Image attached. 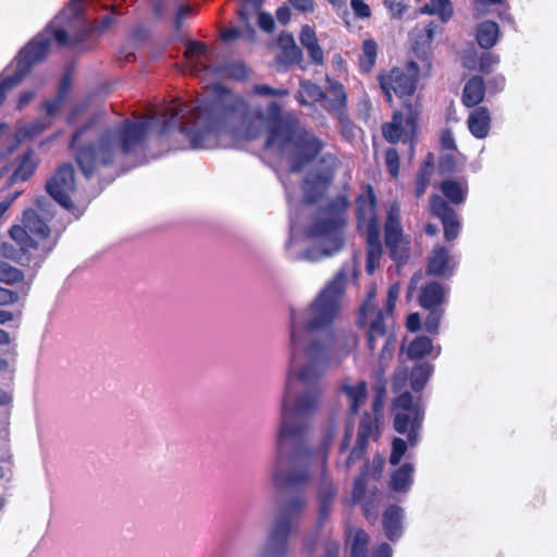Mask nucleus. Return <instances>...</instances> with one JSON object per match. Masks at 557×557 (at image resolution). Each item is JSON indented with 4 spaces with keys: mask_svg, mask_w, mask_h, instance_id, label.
Here are the masks:
<instances>
[{
    "mask_svg": "<svg viewBox=\"0 0 557 557\" xmlns=\"http://www.w3.org/2000/svg\"><path fill=\"white\" fill-rule=\"evenodd\" d=\"M252 92L270 96L267 103L249 107L247 101L228 91L212 99L182 102L168 108L158 117L159 134L178 131L194 150L213 149L220 138L262 140L260 160L278 173V90L268 85H255Z\"/></svg>",
    "mask_w": 557,
    "mask_h": 557,
    "instance_id": "f257e3e1",
    "label": "nucleus"
},
{
    "mask_svg": "<svg viewBox=\"0 0 557 557\" xmlns=\"http://www.w3.org/2000/svg\"><path fill=\"white\" fill-rule=\"evenodd\" d=\"M354 264L344 265L335 276L319 293L313 302L305 312L292 313V345L293 366L297 362V350L304 349L306 364L299 372V380L312 388L301 393L295 400L290 410L294 422L292 430L281 423V441L287 434L299 435L307 421L317 412L320 405L321 389L315 385L331 363L330 349L334 343L332 322L339 310L347 269Z\"/></svg>",
    "mask_w": 557,
    "mask_h": 557,
    "instance_id": "f03ea898",
    "label": "nucleus"
},
{
    "mask_svg": "<svg viewBox=\"0 0 557 557\" xmlns=\"http://www.w3.org/2000/svg\"><path fill=\"white\" fill-rule=\"evenodd\" d=\"M150 126L151 119L148 116L136 121L124 120L109 126H101L98 117L91 116L73 134L70 148L83 174L90 177L100 169L135 152L144 143Z\"/></svg>",
    "mask_w": 557,
    "mask_h": 557,
    "instance_id": "7ed1b4c3",
    "label": "nucleus"
},
{
    "mask_svg": "<svg viewBox=\"0 0 557 557\" xmlns=\"http://www.w3.org/2000/svg\"><path fill=\"white\" fill-rule=\"evenodd\" d=\"M348 202L344 196H337L319 209L312 218L306 236L315 245L306 251V258L318 261L338 252L344 245L343 227Z\"/></svg>",
    "mask_w": 557,
    "mask_h": 557,
    "instance_id": "20e7f679",
    "label": "nucleus"
},
{
    "mask_svg": "<svg viewBox=\"0 0 557 557\" xmlns=\"http://www.w3.org/2000/svg\"><path fill=\"white\" fill-rule=\"evenodd\" d=\"M309 461L307 451L298 453L290 459L285 473L281 474V553L284 537L296 529L306 506Z\"/></svg>",
    "mask_w": 557,
    "mask_h": 557,
    "instance_id": "39448f33",
    "label": "nucleus"
},
{
    "mask_svg": "<svg viewBox=\"0 0 557 557\" xmlns=\"http://www.w3.org/2000/svg\"><path fill=\"white\" fill-rule=\"evenodd\" d=\"M51 201L41 196L35 201V208L26 209L23 212L22 225H13L10 237L24 251L32 252L34 258L44 261L55 245V240L47 242L50 235L49 222L54 215Z\"/></svg>",
    "mask_w": 557,
    "mask_h": 557,
    "instance_id": "423d86ee",
    "label": "nucleus"
},
{
    "mask_svg": "<svg viewBox=\"0 0 557 557\" xmlns=\"http://www.w3.org/2000/svg\"><path fill=\"white\" fill-rule=\"evenodd\" d=\"M394 429L406 435V441L395 437L392 443L389 463L400 462L408 448H413L420 442V433L424 420V405L421 397L413 398L409 392H404L393 403Z\"/></svg>",
    "mask_w": 557,
    "mask_h": 557,
    "instance_id": "0eeeda50",
    "label": "nucleus"
},
{
    "mask_svg": "<svg viewBox=\"0 0 557 557\" xmlns=\"http://www.w3.org/2000/svg\"><path fill=\"white\" fill-rule=\"evenodd\" d=\"M281 151L286 144L294 148L292 170L300 171L310 163L323 149V141L311 131L300 125L290 114H281Z\"/></svg>",
    "mask_w": 557,
    "mask_h": 557,
    "instance_id": "6e6552de",
    "label": "nucleus"
},
{
    "mask_svg": "<svg viewBox=\"0 0 557 557\" xmlns=\"http://www.w3.org/2000/svg\"><path fill=\"white\" fill-rule=\"evenodd\" d=\"M359 231L366 236L368 244L366 270L372 274L379 267L382 256L380 223L376 215V200L372 188L360 195L356 200Z\"/></svg>",
    "mask_w": 557,
    "mask_h": 557,
    "instance_id": "1a4fd4ad",
    "label": "nucleus"
},
{
    "mask_svg": "<svg viewBox=\"0 0 557 557\" xmlns=\"http://www.w3.org/2000/svg\"><path fill=\"white\" fill-rule=\"evenodd\" d=\"M400 286L395 283L389 286L387 292L386 306L384 310L377 312L371 319V325L368 329V347L371 351L381 344V361L392 356L394 349V337L388 334L387 326L393 321V310L398 298Z\"/></svg>",
    "mask_w": 557,
    "mask_h": 557,
    "instance_id": "9d476101",
    "label": "nucleus"
},
{
    "mask_svg": "<svg viewBox=\"0 0 557 557\" xmlns=\"http://www.w3.org/2000/svg\"><path fill=\"white\" fill-rule=\"evenodd\" d=\"M48 39L49 38L45 35L36 36L20 51L16 57V67L14 73L0 75V104L5 99L7 92L18 85L30 67L47 55Z\"/></svg>",
    "mask_w": 557,
    "mask_h": 557,
    "instance_id": "9b49d317",
    "label": "nucleus"
},
{
    "mask_svg": "<svg viewBox=\"0 0 557 557\" xmlns=\"http://www.w3.org/2000/svg\"><path fill=\"white\" fill-rule=\"evenodd\" d=\"M419 72V65L409 61L405 67H394L389 73L381 74L379 82L387 101H392V92L399 98L411 96L416 90Z\"/></svg>",
    "mask_w": 557,
    "mask_h": 557,
    "instance_id": "f8f14e48",
    "label": "nucleus"
},
{
    "mask_svg": "<svg viewBox=\"0 0 557 557\" xmlns=\"http://www.w3.org/2000/svg\"><path fill=\"white\" fill-rule=\"evenodd\" d=\"M46 190L49 196L61 207L78 219L84 210L76 208L71 197L75 191L74 169L71 164H62L55 173L47 181Z\"/></svg>",
    "mask_w": 557,
    "mask_h": 557,
    "instance_id": "ddd939ff",
    "label": "nucleus"
},
{
    "mask_svg": "<svg viewBox=\"0 0 557 557\" xmlns=\"http://www.w3.org/2000/svg\"><path fill=\"white\" fill-rule=\"evenodd\" d=\"M406 116L403 112H395L392 122L382 127L384 138L389 143L401 140L405 144L412 143L417 127L419 110L416 104L405 102Z\"/></svg>",
    "mask_w": 557,
    "mask_h": 557,
    "instance_id": "4468645a",
    "label": "nucleus"
},
{
    "mask_svg": "<svg viewBox=\"0 0 557 557\" xmlns=\"http://www.w3.org/2000/svg\"><path fill=\"white\" fill-rule=\"evenodd\" d=\"M385 245L389 249L393 260L403 262L408 258L407 243L403 236L400 224V208L397 203L391 205L385 222Z\"/></svg>",
    "mask_w": 557,
    "mask_h": 557,
    "instance_id": "2eb2a0df",
    "label": "nucleus"
},
{
    "mask_svg": "<svg viewBox=\"0 0 557 557\" xmlns=\"http://www.w3.org/2000/svg\"><path fill=\"white\" fill-rule=\"evenodd\" d=\"M430 210L433 215L442 221L445 239L447 242L456 239L461 228L458 213L438 195L431 197Z\"/></svg>",
    "mask_w": 557,
    "mask_h": 557,
    "instance_id": "dca6fc26",
    "label": "nucleus"
},
{
    "mask_svg": "<svg viewBox=\"0 0 557 557\" xmlns=\"http://www.w3.org/2000/svg\"><path fill=\"white\" fill-rule=\"evenodd\" d=\"M267 534L255 557H278V512L273 509L262 517Z\"/></svg>",
    "mask_w": 557,
    "mask_h": 557,
    "instance_id": "f3484780",
    "label": "nucleus"
},
{
    "mask_svg": "<svg viewBox=\"0 0 557 557\" xmlns=\"http://www.w3.org/2000/svg\"><path fill=\"white\" fill-rule=\"evenodd\" d=\"M458 261L443 246H435L429 258L428 272L432 275L449 277L453 275Z\"/></svg>",
    "mask_w": 557,
    "mask_h": 557,
    "instance_id": "a211bd4d",
    "label": "nucleus"
},
{
    "mask_svg": "<svg viewBox=\"0 0 557 557\" xmlns=\"http://www.w3.org/2000/svg\"><path fill=\"white\" fill-rule=\"evenodd\" d=\"M405 511L398 505H391L383 513V530L386 537L395 542L399 540L404 533Z\"/></svg>",
    "mask_w": 557,
    "mask_h": 557,
    "instance_id": "6ab92c4d",
    "label": "nucleus"
},
{
    "mask_svg": "<svg viewBox=\"0 0 557 557\" xmlns=\"http://www.w3.org/2000/svg\"><path fill=\"white\" fill-rule=\"evenodd\" d=\"M332 180L329 172L309 173L304 181L305 199L308 202H315L326 191Z\"/></svg>",
    "mask_w": 557,
    "mask_h": 557,
    "instance_id": "aec40b11",
    "label": "nucleus"
},
{
    "mask_svg": "<svg viewBox=\"0 0 557 557\" xmlns=\"http://www.w3.org/2000/svg\"><path fill=\"white\" fill-rule=\"evenodd\" d=\"M441 30V27L435 22H430L428 25L423 26L422 28L416 29V39H414V50L418 52L421 50L422 58H421V65L423 70L429 71L431 69V60L429 55L426 54V49L430 48V45L434 38V35Z\"/></svg>",
    "mask_w": 557,
    "mask_h": 557,
    "instance_id": "412c9836",
    "label": "nucleus"
},
{
    "mask_svg": "<svg viewBox=\"0 0 557 557\" xmlns=\"http://www.w3.org/2000/svg\"><path fill=\"white\" fill-rule=\"evenodd\" d=\"M326 84L331 96L324 100L323 109L330 113L347 110V94L343 84L329 76L326 77Z\"/></svg>",
    "mask_w": 557,
    "mask_h": 557,
    "instance_id": "4be33fe9",
    "label": "nucleus"
},
{
    "mask_svg": "<svg viewBox=\"0 0 557 557\" xmlns=\"http://www.w3.org/2000/svg\"><path fill=\"white\" fill-rule=\"evenodd\" d=\"M341 391L346 395L349 400V411L356 414L359 408L364 404L367 398V383L364 381H354L346 379L341 386Z\"/></svg>",
    "mask_w": 557,
    "mask_h": 557,
    "instance_id": "5701e85b",
    "label": "nucleus"
},
{
    "mask_svg": "<svg viewBox=\"0 0 557 557\" xmlns=\"http://www.w3.org/2000/svg\"><path fill=\"white\" fill-rule=\"evenodd\" d=\"M467 124L472 136L478 139L485 138L491 129V114L488 109L485 107L474 109L470 112Z\"/></svg>",
    "mask_w": 557,
    "mask_h": 557,
    "instance_id": "b1692460",
    "label": "nucleus"
},
{
    "mask_svg": "<svg viewBox=\"0 0 557 557\" xmlns=\"http://www.w3.org/2000/svg\"><path fill=\"white\" fill-rule=\"evenodd\" d=\"M448 288L438 282L426 284L420 293L419 301L423 308H442L445 302Z\"/></svg>",
    "mask_w": 557,
    "mask_h": 557,
    "instance_id": "393cba45",
    "label": "nucleus"
},
{
    "mask_svg": "<svg viewBox=\"0 0 557 557\" xmlns=\"http://www.w3.org/2000/svg\"><path fill=\"white\" fill-rule=\"evenodd\" d=\"M71 79L67 75H65L60 83L58 94L53 99L46 101L42 104V116L47 119L50 123L57 117L59 112L61 111L64 101L66 99L67 92L70 90Z\"/></svg>",
    "mask_w": 557,
    "mask_h": 557,
    "instance_id": "a878e982",
    "label": "nucleus"
},
{
    "mask_svg": "<svg viewBox=\"0 0 557 557\" xmlns=\"http://www.w3.org/2000/svg\"><path fill=\"white\" fill-rule=\"evenodd\" d=\"M413 465L404 463L391 474L389 488L396 493H408L413 484Z\"/></svg>",
    "mask_w": 557,
    "mask_h": 557,
    "instance_id": "bb28decb",
    "label": "nucleus"
},
{
    "mask_svg": "<svg viewBox=\"0 0 557 557\" xmlns=\"http://www.w3.org/2000/svg\"><path fill=\"white\" fill-rule=\"evenodd\" d=\"M262 0H243L237 13L239 20L247 25V35L249 41H255L256 30L251 26L250 21L261 12Z\"/></svg>",
    "mask_w": 557,
    "mask_h": 557,
    "instance_id": "cd10ccee",
    "label": "nucleus"
},
{
    "mask_svg": "<svg viewBox=\"0 0 557 557\" xmlns=\"http://www.w3.org/2000/svg\"><path fill=\"white\" fill-rule=\"evenodd\" d=\"M484 79L481 76H473L465 85L462 92V102L466 107H474L484 99Z\"/></svg>",
    "mask_w": 557,
    "mask_h": 557,
    "instance_id": "c85d7f7f",
    "label": "nucleus"
},
{
    "mask_svg": "<svg viewBox=\"0 0 557 557\" xmlns=\"http://www.w3.org/2000/svg\"><path fill=\"white\" fill-rule=\"evenodd\" d=\"M468 183L465 180H445L441 183L443 195L454 205L465 202L468 195Z\"/></svg>",
    "mask_w": 557,
    "mask_h": 557,
    "instance_id": "c756f323",
    "label": "nucleus"
},
{
    "mask_svg": "<svg viewBox=\"0 0 557 557\" xmlns=\"http://www.w3.org/2000/svg\"><path fill=\"white\" fill-rule=\"evenodd\" d=\"M304 60L301 49L296 45L292 35L281 33V64H300Z\"/></svg>",
    "mask_w": 557,
    "mask_h": 557,
    "instance_id": "7c9ffc66",
    "label": "nucleus"
},
{
    "mask_svg": "<svg viewBox=\"0 0 557 557\" xmlns=\"http://www.w3.org/2000/svg\"><path fill=\"white\" fill-rule=\"evenodd\" d=\"M499 39L498 24L493 21H484L476 29V40L481 48L491 49Z\"/></svg>",
    "mask_w": 557,
    "mask_h": 557,
    "instance_id": "2f4dec72",
    "label": "nucleus"
},
{
    "mask_svg": "<svg viewBox=\"0 0 557 557\" xmlns=\"http://www.w3.org/2000/svg\"><path fill=\"white\" fill-rule=\"evenodd\" d=\"M296 97L301 106H308L310 102L325 100L326 94L319 85L310 81H304L300 83Z\"/></svg>",
    "mask_w": 557,
    "mask_h": 557,
    "instance_id": "473e14b6",
    "label": "nucleus"
},
{
    "mask_svg": "<svg viewBox=\"0 0 557 557\" xmlns=\"http://www.w3.org/2000/svg\"><path fill=\"white\" fill-rule=\"evenodd\" d=\"M34 250L32 252L24 251L18 246L16 249L12 244L2 243L0 245V256L7 259L16 260L23 265H39L42 261L36 260L33 256Z\"/></svg>",
    "mask_w": 557,
    "mask_h": 557,
    "instance_id": "72a5a7b5",
    "label": "nucleus"
},
{
    "mask_svg": "<svg viewBox=\"0 0 557 557\" xmlns=\"http://www.w3.org/2000/svg\"><path fill=\"white\" fill-rule=\"evenodd\" d=\"M421 13L438 15L446 23L453 15V4L449 0H430L421 9Z\"/></svg>",
    "mask_w": 557,
    "mask_h": 557,
    "instance_id": "f704fd0d",
    "label": "nucleus"
},
{
    "mask_svg": "<svg viewBox=\"0 0 557 557\" xmlns=\"http://www.w3.org/2000/svg\"><path fill=\"white\" fill-rule=\"evenodd\" d=\"M433 348L431 338L428 336H418L408 345L407 356L412 360L421 359L429 355Z\"/></svg>",
    "mask_w": 557,
    "mask_h": 557,
    "instance_id": "c9c22d12",
    "label": "nucleus"
},
{
    "mask_svg": "<svg viewBox=\"0 0 557 557\" xmlns=\"http://www.w3.org/2000/svg\"><path fill=\"white\" fill-rule=\"evenodd\" d=\"M433 372L429 363L417 364L410 374V386L414 392H421Z\"/></svg>",
    "mask_w": 557,
    "mask_h": 557,
    "instance_id": "e433bc0d",
    "label": "nucleus"
},
{
    "mask_svg": "<svg viewBox=\"0 0 557 557\" xmlns=\"http://www.w3.org/2000/svg\"><path fill=\"white\" fill-rule=\"evenodd\" d=\"M185 53L187 58L190 59V62L194 63L195 67H203L205 70H208V66L203 64V61L209 59L211 52L206 45L198 41H191L189 42Z\"/></svg>",
    "mask_w": 557,
    "mask_h": 557,
    "instance_id": "4c0bfd02",
    "label": "nucleus"
},
{
    "mask_svg": "<svg viewBox=\"0 0 557 557\" xmlns=\"http://www.w3.org/2000/svg\"><path fill=\"white\" fill-rule=\"evenodd\" d=\"M36 165L37 164L34 160L33 152L32 151L26 152L23 156L21 163L18 164L16 170L13 172V174L11 176V181L13 183H16V182H24V181L28 180L33 175V173L36 169Z\"/></svg>",
    "mask_w": 557,
    "mask_h": 557,
    "instance_id": "58836bf2",
    "label": "nucleus"
},
{
    "mask_svg": "<svg viewBox=\"0 0 557 557\" xmlns=\"http://www.w3.org/2000/svg\"><path fill=\"white\" fill-rule=\"evenodd\" d=\"M369 545V535L366 531L357 530L350 542V557H367ZM381 544L373 547L372 550L377 548ZM373 554V552H371ZM372 557V555H370Z\"/></svg>",
    "mask_w": 557,
    "mask_h": 557,
    "instance_id": "ea45409f",
    "label": "nucleus"
},
{
    "mask_svg": "<svg viewBox=\"0 0 557 557\" xmlns=\"http://www.w3.org/2000/svg\"><path fill=\"white\" fill-rule=\"evenodd\" d=\"M377 46L374 40L367 39L362 45V53L359 58V65L363 72H369L375 64Z\"/></svg>",
    "mask_w": 557,
    "mask_h": 557,
    "instance_id": "a19ab883",
    "label": "nucleus"
},
{
    "mask_svg": "<svg viewBox=\"0 0 557 557\" xmlns=\"http://www.w3.org/2000/svg\"><path fill=\"white\" fill-rule=\"evenodd\" d=\"M51 123L42 115L39 116L35 122L22 126L17 132L18 140L26 138H34L47 129Z\"/></svg>",
    "mask_w": 557,
    "mask_h": 557,
    "instance_id": "79ce46f5",
    "label": "nucleus"
},
{
    "mask_svg": "<svg viewBox=\"0 0 557 557\" xmlns=\"http://www.w3.org/2000/svg\"><path fill=\"white\" fill-rule=\"evenodd\" d=\"M335 495V488L331 482L323 481L319 488V503H320V515L321 517L326 516L333 497Z\"/></svg>",
    "mask_w": 557,
    "mask_h": 557,
    "instance_id": "37998d69",
    "label": "nucleus"
},
{
    "mask_svg": "<svg viewBox=\"0 0 557 557\" xmlns=\"http://www.w3.org/2000/svg\"><path fill=\"white\" fill-rule=\"evenodd\" d=\"M24 274L17 268L8 262L0 261V282L5 284H14L23 282Z\"/></svg>",
    "mask_w": 557,
    "mask_h": 557,
    "instance_id": "c03bdc74",
    "label": "nucleus"
},
{
    "mask_svg": "<svg viewBox=\"0 0 557 557\" xmlns=\"http://www.w3.org/2000/svg\"><path fill=\"white\" fill-rule=\"evenodd\" d=\"M375 296H376V288L374 285H372L370 287L367 298L360 309L361 319L364 321V323H369V326L371 325V319L379 310V309H376V307L374 305Z\"/></svg>",
    "mask_w": 557,
    "mask_h": 557,
    "instance_id": "a18cd8bd",
    "label": "nucleus"
},
{
    "mask_svg": "<svg viewBox=\"0 0 557 557\" xmlns=\"http://www.w3.org/2000/svg\"><path fill=\"white\" fill-rule=\"evenodd\" d=\"M339 123L341 134L346 140H352L356 137L357 127L349 119L347 110L333 113Z\"/></svg>",
    "mask_w": 557,
    "mask_h": 557,
    "instance_id": "49530a36",
    "label": "nucleus"
},
{
    "mask_svg": "<svg viewBox=\"0 0 557 557\" xmlns=\"http://www.w3.org/2000/svg\"><path fill=\"white\" fill-rule=\"evenodd\" d=\"M433 172V165L430 162H424L416 178V196L421 197L430 183Z\"/></svg>",
    "mask_w": 557,
    "mask_h": 557,
    "instance_id": "de8ad7c7",
    "label": "nucleus"
},
{
    "mask_svg": "<svg viewBox=\"0 0 557 557\" xmlns=\"http://www.w3.org/2000/svg\"><path fill=\"white\" fill-rule=\"evenodd\" d=\"M429 313L424 320V329L428 333L436 334L444 314L443 308H425Z\"/></svg>",
    "mask_w": 557,
    "mask_h": 557,
    "instance_id": "09e8293b",
    "label": "nucleus"
},
{
    "mask_svg": "<svg viewBox=\"0 0 557 557\" xmlns=\"http://www.w3.org/2000/svg\"><path fill=\"white\" fill-rule=\"evenodd\" d=\"M367 497V466L361 474L355 480L352 498L355 502H363Z\"/></svg>",
    "mask_w": 557,
    "mask_h": 557,
    "instance_id": "8fccbe9b",
    "label": "nucleus"
},
{
    "mask_svg": "<svg viewBox=\"0 0 557 557\" xmlns=\"http://www.w3.org/2000/svg\"><path fill=\"white\" fill-rule=\"evenodd\" d=\"M385 163L389 174L396 178L399 172V154L396 149L388 148L385 152Z\"/></svg>",
    "mask_w": 557,
    "mask_h": 557,
    "instance_id": "3c124183",
    "label": "nucleus"
},
{
    "mask_svg": "<svg viewBox=\"0 0 557 557\" xmlns=\"http://www.w3.org/2000/svg\"><path fill=\"white\" fill-rule=\"evenodd\" d=\"M373 428L370 418L367 416L360 421L357 434V443L367 446Z\"/></svg>",
    "mask_w": 557,
    "mask_h": 557,
    "instance_id": "603ef678",
    "label": "nucleus"
},
{
    "mask_svg": "<svg viewBox=\"0 0 557 557\" xmlns=\"http://www.w3.org/2000/svg\"><path fill=\"white\" fill-rule=\"evenodd\" d=\"M499 62L498 55L492 52H484L480 57L479 70L483 73H490L492 69Z\"/></svg>",
    "mask_w": 557,
    "mask_h": 557,
    "instance_id": "864d4df0",
    "label": "nucleus"
},
{
    "mask_svg": "<svg viewBox=\"0 0 557 557\" xmlns=\"http://www.w3.org/2000/svg\"><path fill=\"white\" fill-rule=\"evenodd\" d=\"M350 8L355 16L359 20L369 18L371 16V9L363 0H350Z\"/></svg>",
    "mask_w": 557,
    "mask_h": 557,
    "instance_id": "5fc2aeb1",
    "label": "nucleus"
},
{
    "mask_svg": "<svg viewBox=\"0 0 557 557\" xmlns=\"http://www.w3.org/2000/svg\"><path fill=\"white\" fill-rule=\"evenodd\" d=\"M222 39L224 41H232L239 37H245L248 40L247 35V25L244 24V27H231L222 32L221 34Z\"/></svg>",
    "mask_w": 557,
    "mask_h": 557,
    "instance_id": "6e6d98bb",
    "label": "nucleus"
},
{
    "mask_svg": "<svg viewBox=\"0 0 557 557\" xmlns=\"http://www.w3.org/2000/svg\"><path fill=\"white\" fill-rule=\"evenodd\" d=\"M383 4L389 11L393 17H401L406 11V5L397 0H383Z\"/></svg>",
    "mask_w": 557,
    "mask_h": 557,
    "instance_id": "4d7b16f0",
    "label": "nucleus"
},
{
    "mask_svg": "<svg viewBox=\"0 0 557 557\" xmlns=\"http://www.w3.org/2000/svg\"><path fill=\"white\" fill-rule=\"evenodd\" d=\"M366 448L367 446L356 443L355 447L344 463L345 469L350 468L357 460H360L364 455Z\"/></svg>",
    "mask_w": 557,
    "mask_h": 557,
    "instance_id": "13d9d810",
    "label": "nucleus"
},
{
    "mask_svg": "<svg viewBox=\"0 0 557 557\" xmlns=\"http://www.w3.org/2000/svg\"><path fill=\"white\" fill-rule=\"evenodd\" d=\"M300 42L305 48L318 42L315 32L309 25L302 26L300 32Z\"/></svg>",
    "mask_w": 557,
    "mask_h": 557,
    "instance_id": "bf43d9fd",
    "label": "nucleus"
},
{
    "mask_svg": "<svg viewBox=\"0 0 557 557\" xmlns=\"http://www.w3.org/2000/svg\"><path fill=\"white\" fill-rule=\"evenodd\" d=\"M258 25L265 33H272L275 27V22L271 14L260 12L258 15Z\"/></svg>",
    "mask_w": 557,
    "mask_h": 557,
    "instance_id": "052dcab7",
    "label": "nucleus"
},
{
    "mask_svg": "<svg viewBox=\"0 0 557 557\" xmlns=\"http://www.w3.org/2000/svg\"><path fill=\"white\" fill-rule=\"evenodd\" d=\"M290 7L301 13H312L314 11L313 0H287Z\"/></svg>",
    "mask_w": 557,
    "mask_h": 557,
    "instance_id": "680f3d73",
    "label": "nucleus"
},
{
    "mask_svg": "<svg viewBox=\"0 0 557 557\" xmlns=\"http://www.w3.org/2000/svg\"><path fill=\"white\" fill-rule=\"evenodd\" d=\"M309 55H310V59L312 60V62L317 65H322L323 62H324V53H323V50L322 48L320 47V45L318 42L309 46L306 48Z\"/></svg>",
    "mask_w": 557,
    "mask_h": 557,
    "instance_id": "e2e57ef3",
    "label": "nucleus"
},
{
    "mask_svg": "<svg viewBox=\"0 0 557 557\" xmlns=\"http://www.w3.org/2000/svg\"><path fill=\"white\" fill-rule=\"evenodd\" d=\"M20 296L16 292L0 286V306H8L16 302Z\"/></svg>",
    "mask_w": 557,
    "mask_h": 557,
    "instance_id": "0e129e2a",
    "label": "nucleus"
},
{
    "mask_svg": "<svg viewBox=\"0 0 557 557\" xmlns=\"http://www.w3.org/2000/svg\"><path fill=\"white\" fill-rule=\"evenodd\" d=\"M441 145L444 149L447 150H455L456 149V143L454 138V134L449 129H445L441 134Z\"/></svg>",
    "mask_w": 557,
    "mask_h": 557,
    "instance_id": "69168bd1",
    "label": "nucleus"
},
{
    "mask_svg": "<svg viewBox=\"0 0 557 557\" xmlns=\"http://www.w3.org/2000/svg\"><path fill=\"white\" fill-rule=\"evenodd\" d=\"M372 557H393V549L389 544L381 543V545L373 550Z\"/></svg>",
    "mask_w": 557,
    "mask_h": 557,
    "instance_id": "338daca9",
    "label": "nucleus"
},
{
    "mask_svg": "<svg viewBox=\"0 0 557 557\" xmlns=\"http://www.w3.org/2000/svg\"><path fill=\"white\" fill-rule=\"evenodd\" d=\"M421 319L419 313H410L407 318V329L411 332L420 330Z\"/></svg>",
    "mask_w": 557,
    "mask_h": 557,
    "instance_id": "774afa93",
    "label": "nucleus"
}]
</instances>
